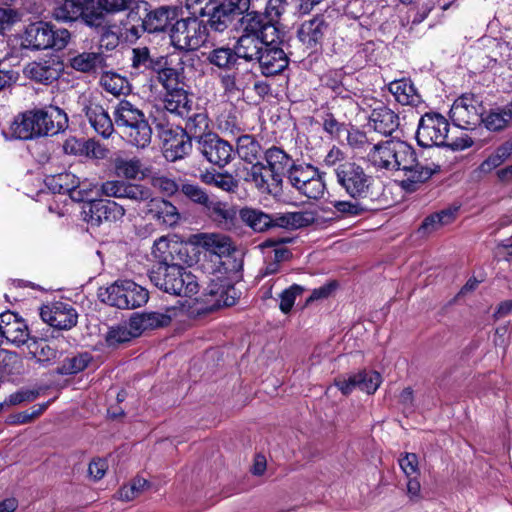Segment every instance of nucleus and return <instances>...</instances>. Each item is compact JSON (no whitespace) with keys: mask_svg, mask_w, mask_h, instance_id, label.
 <instances>
[{"mask_svg":"<svg viewBox=\"0 0 512 512\" xmlns=\"http://www.w3.org/2000/svg\"><path fill=\"white\" fill-rule=\"evenodd\" d=\"M67 125V115L58 107L34 109L15 117L10 125V136L13 139L30 140L55 135L64 131Z\"/></svg>","mask_w":512,"mask_h":512,"instance_id":"obj_1","label":"nucleus"},{"mask_svg":"<svg viewBox=\"0 0 512 512\" xmlns=\"http://www.w3.org/2000/svg\"><path fill=\"white\" fill-rule=\"evenodd\" d=\"M239 19L240 36L237 39L240 53L256 52L268 41H273L281 32L272 18L257 11H245Z\"/></svg>","mask_w":512,"mask_h":512,"instance_id":"obj_2","label":"nucleus"},{"mask_svg":"<svg viewBox=\"0 0 512 512\" xmlns=\"http://www.w3.org/2000/svg\"><path fill=\"white\" fill-rule=\"evenodd\" d=\"M114 121L122 137L132 146L145 148L151 143L152 128L143 111L128 100H121L114 110Z\"/></svg>","mask_w":512,"mask_h":512,"instance_id":"obj_3","label":"nucleus"},{"mask_svg":"<svg viewBox=\"0 0 512 512\" xmlns=\"http://www.w3.org/2000/svg\"><path fill=\"white\" fill-rule=\"evenodd\" d=\"M150 281L171 295L192 297L199 291L196 276L177 264L157 263L149 272Z\"/></svg>","mask_w":512,"mask_h":512,"instance_id":"obj_4","label":"nucleus"},{"mask_svg":"<svg viewBox=\"0 0 512 512\" xmlns=\"http://www.w3.org/2000/svg\"><path fill=\"white\" fill-rule=\"evenodd\" d=\"M450 124L440 113L427 112L418 122L416 140L418 145L424 148L450 147L453 150L466 149L473 146L474 141L470 137L462 138L460 142H449Z\"/></svg>","mask_w":512,"mask_h":512,"instance_id":"obj_5","label":"nucleus"},{"mask_svg":"<svg viewBox=\"0 0 512 512\" xmlns=\"http://www.w3.org/2000/svg\"><path fill=\"white\" fill-rule=\"evenodd\" d=\"M70 40L67 29H54L53 25L45 21H36L28 24L21 36L23 48L33 51L64 49Z\"/></svg>","mask_w":512,"mask_h":512,"instance_id":"obj_6","label":"nucleus"},{"mask_svg":"<svg viewBox=\"0 0 512 512\" xmlns=\"http://www.w3.org/2000/svg\"><path fill=\"white\" fill-rule=\"evenodd\" d=\"M101 302L118 309H136L149 299L147 289L132 280H117L106 288H100Z\"/></svg>","mask_w":512,"mask_h":512,"instance_id":"obj_7","label":"nucleus"},{"mask_svg":"<svg viewBox=\"0 0 512 512\" xmlns=\"http://www.w3.org/2000/svg\"><path fill=\"white\" fill-rule=\"evenodd\" d=\"M339 186L353 199H367L376 196L374 179L366 170L354 161H346L335 168Z\"/></svg>","mask_w":512,"mask_h":512,"instance_id":"obj_8","label":"nucleus"},{"mask_svg":"<svg viewBox=\"0 0 512 512\" xmlns=\"http://www.w3.org/2000/svg\"><path fill=\"white\" fill-rule=\"evenodd\" d=\"M105 11L95 0H63L53 10V17L61 22L81 20L89 27H101L105 19Z\"/></svg>","mask_w":512,"mask_h":512,"instance_id":"obj_9","label":"nucleus"},{"mask_svg":"<svg viewBox=\"0 0 512 512\" xmlns=\"http://www.w3.org/2000/svg\"><path fill=\"white\" fill-rule=\"evenodd\" d=\"M283 43L282 34L273 41H268L262 47H257L256 52H249L243 55L246 62L257 63L262 75L266 77L276 76L283 73L289 65V57L281 47Z\"/></svg>","mask_w":512,"mask_h":512,"instance_id":"obj_10","label":"nucleus"},{"mask_svg":"<svg viewBox=\"0 0 512 512\" xmlns=\"http://www.w3.org/2000/svg\"><path fill=\"white\" fill-rule=\"evenodd\" d=\"M209 34L204 25V19L196 16L177 19L170 34L172 45L179 50L192 51L202 47L208 40Z\"/></svg>","mask_w":512,"mask_h":512,"instance_id":"obj_11","label":"nucleus"},{"mask_svg":"<svg viewBox=\"0 0 512 512\" xmlns=\"http://www.w3.org/2000/svg\"><path fill=\"white\" fill-rule=\"evenodd\" d=\"M250 0H220L205 16L204 25L209 36L228 31L239 15L249 10Z\"/></svg>","mask_w":512,"mask_h":512,"instance_id":"obj_12","label":"nucleus"},{"mask_svg":"<svg viewBox=\"0 0 512 512\" xmlns=\"http://www.w3.org/2000/svg\"><path fill=\"white\" fill-rule=\"evenodd\" d=\"M482 114V102L472 93H464L458 97L449 112L453 124L464 130H472L480 124Z\"/></svg>","mask_w":512,"mask_h":512,"instance_id":"obj_13","label":"nucleus"},{"mask_svg":"<svg viewBox=\"0 0 512 512\" xmlns=\"http://www.w3.org/2000/svg\"><path fill=\"white\" fill-rule=\"evenodd\" d=\"M198 150L209 163L219 168L225 167L234 157L233 146L212 132L198 140Z\"/></svg>","mask_w":512,"mask_h":512,"instance_id":"obj_14","label":"nucleus"},{"mask_svg":"<svg viewBox=\"0 0 512 512\" xmlns=\"http://www.w3.org/2000/svg\"><path fill=\"white\" fill-rule=\"evenodd\" d=\"M124 215V207L113 200L95 199L82 207L83 220L91 226H100L103 222H116Z\"/></svg>","mask_w":512,"mask_h":512,"instance_id":"obj_15","label":"nucleus"},{"mask_svg":"<svg viewBox=\"0 0 512 512\" xmlns=\"http://www.w3.org/2000/svg\"><path fill=\"white\" fill-rule=\"evenodd\" d=\"M63 71L64 64L56 56L29 62L23 68V74L27 79L46 86L57 81Z\"/></svg>","mask_w":512,"mask_h":512,"instance_id":"obj_16","label":"nucleus"},{"mask_svg":"<svg viewBox=\"0 0 512 512\" xmlns=\"http://www.w3.org/2000/svg\"><path fill=\"white\" fill-rule=\"evenodd\" d=\"M40 317L50 327L57 330H70L77 324L76 310L64 302H55L51 305H43L40 308Z\"/></svg>","mask_w":512,"mask_h":512,"instance_id":"obj_17","label":"nucleus"},{"mask_svg":"<svg viewBox=\"0 0 512 512\" xmlns=\"http://www.w3.org/2000/svg\"><path fill=\"white\" fill-rule=\"evenodd\" d=\"M0 336L17 347L24 344L28 346V343L34 337L30 335L25 321L11 311L0 314Z\"/></svg>","mask_w":512,"mask_h":512,"instance_id":"obj_18","label":"nucleus"},{"mask_svg":"<svg viewBox=\"0 0 512 512\" xmlns=\"http://www.w3.org/2000/svg\"><path fill=\"white\" fill-rule=\"evenodd\" d=\"M181 10L176 6H161L145 16L142 26L148 33L165 32L170 36Z\"/></svg>","mask_w":512,"mask_h":512,"instance_id":"obj_19","label":"nucleus"},{"mask_svg":"<svg viewBox=\"0 0 512 512\" xmlns=\"http://www.w3.org/2000/svg\"><path fill=\"white\" fill-rule=\"evenodd\" d=\"M180 312H182V308L180 307L166 306L163 311H150L135 314L130 318V327L141 331L166 327Z\"/></svg>","mask_w":512,"mask_h":512,"instance_id":"obj_20","label":"nucleus"},{"mask_svg":"<svg viewBox=\"0 0 512 512\" xmlns=\"http://www.w3.org/2000/svg\"><path fill=\"white\" fill-rule=\"evenodd\" d=\"M163 105L167 112L178 117L187 116L196 106L194 95L186 83L164 92Z\"/></svg>","mask_w":512,"mask_h":512,"instance_id":"obj_21","label":"nucleus"},{"mask_svg":"<svg viewBox=\"0 0 512 512\" xmlns=\"http://www.w3.org/2000/svg\"><path fill=\"white\" fill-rule=\"evenodd\" d=\"M358 200L359 199H355V201L336 200L331 202V204L336 213L341 217L348 218L362 216L367 212L379 210L386 203V200L382 198L381 194L370 196L365 199L366 201Z\"/></svg>","mask_w":512,"mask_h":512,"instance_id":"obj_22","label":"nucleus"},{"mask_svg":"<svg viewBox=\"0 0 512 512\" xmlns=\"http://www.w3.org/2000/svg\"><path fill=\"white\" fill-rule=\"evenodd\" d=\"M164 56L152 55L148 47H135L131 51L132 76H144L146 79H153L156 69L162 63Z\"/></svg>","mask_w":512,"mask_h":512,"instance_id":"obj_23","label":"nucleus"},{"mask_svg":"<svg viewBox=\"0 0 512 512\" xmlns=\"http://www.w3.org/2000/svg\"><path fill=\"white\" fill-rule=\"evenodd\" d=\"M264 157L267 163V170L270 172L274 187L279 188L283 181V176L287 174V170L293 163L291 156L282 148L272 146L268 148Z\"/></svg>","mask_w":512,"mask_h":512,"instance_id":"obj_24","label":"nucleus"},{"mask_svg":"<svg viewBox=\"0 0 512 512\" xmlns=\"http://www.w3.org/2000/svg\"><path fill=\"white\" fill-rule=\"evenodd\" d=\"M327 27L324 18L317 16L304 21L298 29L297 35L303 45L311 51H317L322 46Z\"/></svg>","mask_w":512,"mask_h":512,"instance_id":"obj_25","label":"nucleus"},{"mask_svg":"<svg viewBox=\"0 0 512 512\" xmlns=\"http://www.w3.org/2000/svg\"><path fill=\"white\" fill-rule=\"evenodd\" d=\"M399 124L398 114L383 104L375 107L368 118L369 127L384 136H390L398 129Z\"/></svg>","mask_w":512,"mask_h":512,"instance_id":"obj_26","label":"nucleus"},{"mask_svg":"<svg viewBox=\"0 0 512 512\" xmlns=\"http://www.w3.org/2000/svg\"><path fill=\"white\" fill-rule=\"evenodd\" d=\"M146 214L167 227L177 225L180 220L177 208L171 202L159 197H151L146 203Z\"/></svg>","mask_w":512,"mask_h":512,"instance_id":"obj_27","label":"nucleus"},{"mask_svg":"<svg viewBox=\"0 0 512 512\" xmlns=\"http://www.w3.org/2000/svg\"><path fill=\"white\" fill-rule=\"evenodd\" d=\"M83 111L94 131L107 139L114 132V124L108 112L100 104L89 101Z\"/></svg>","mask_w":512,"mask_h":512,"instance_id":"obj_28","label":"nucleus"},{"mask_svg":"<svg viewBox=\"0 0 512 512\" xmlns=\"http://www.w3.org/2000/svg\"><path fill=\"white\" fill-rule=\"evenodd\" d=\"M108 55L103 51H84L69 59L70 66L79 72L97 73L108 68Z\"/></svg>","mask_w":512,"mask_h":512,"instance_id":"obj_29","label":"nucleus"},{"mask_svg":"<svg viewBox=\"0 0 512 512\" xmlns=\"http://www.w3.org/2000/svg\"><path fill=\"white\" fill-rule=\"evenodd\" d=\"M205 209L209 218L221 229L230 230L235 227L237 211L227 202L210 200Z\"/></svg>","mask_w":512,"mask_h":512,"instance_id":"obj_30","label":"nucleus"},{"mask_svg":"<svg viewBox=\"0 0 512 512\" xmlns=\"http://www.w3.org/2000/svg\"><path fill=\"white\" fill-rule=\"evenodd\" d=\"M409 166V168L403 170L404 179L400 183L401 187L406 191H415L419 184L426 182L433 174L439 171V166L423 165L417 159Z\"/></svg>","mask_w":512,"mask_h":512,"instance_id":"obj_31","label":"nucleus"},{"mask_svg":"<svg viewBox=\"0 0 512 512\" xmlns=\"http://www.w3.org/2000/svg\"><path fill=\"white\" fill-rule=\"evenodd\" d=\"M198 244L205 252L219 258L230 256L235 248L231 238L218 233H203L198 236Z\"/></svg>","mask_w":512,"mask_h":512,"instance_id":"obj_32","label":"nucleus"},{"mask_svg":"<svg viewBox=\"0 0 512 512\" xmlns=\"http://www.w3.org/2000/svg\"><path fill=\"white\" fill-rule=\"evenodd\" d=\"M115 173L127 180H141L148 176L150 170L142 160L136 156L116 157L114 160Z\"/></svg>","mask_w":512,"mask_h":512,"instance_id":"obj_33","label":"nucleus"},{"mask_svg":"<svg viewBox=\"0 0 512 512\" xmlns=\"http://www.w3.org/2000/svg\"><path fill=\"white\" fill-rule=\"evenodd\" d=\"M185 120V127L183 131L185 134L196 139L197 141L207 133L209 129V118L205 110L199 108L197 105L192 108V112H189L187 116H180Z\"/></svg>","mask_w":512,"mask_h":512,"instance_id":"obj_34","label":"nucleus"},{"mask_svg":"<svg viewBox=\"0 0 512 512\" xmlns=\"http://www.w3.org/2000/svg\"><path fill=\"white\" fill-rule=\"evenodd\" d=\"M394 139L373 144L367 153V160L377 169L392 171Z\"/></svg>","mask_w":512,"mask_h":512,"instance_id":"obj_35","label":"nucleus"},{"mask_svg":"<svg viewBox=\"0 0 512 512\" xmlns=\"http://www.w3.org/2000/svg\"><path fill=\"white\" fill-rule=\"evenodd\" d=\"M388 89L395 100L402 105L417 106L421 102L420 95L410 79L394 80L389 84Z\"/></svg>","mask_w":512,"mask_h":512,"instance_id":"obj_36","label":"nucleus"},{"mask_svg":"<svg viewBox=\"0 0 512 512\" xmlns=\"http://www.w3.org/2000/svg\"><path fill=\"white\" fill-rule=\"evenodd\" d=\"M238 59H244V56L243 53L239 51L237 41L234 48L218 47L210 51L207 57L210 64L225 70L233 68Z\"/></svg>","mask_w":512,"mask_h":512,"instance_id":"obj_37","label":"nucleus"},{"mask_svg":"<svg viewBox=\"0 0 512 512\" xmlns=\"http://www.w3.org/2000/svg\"><path fill=\"white\" fill-rule=\"evenodd\" d=\"M512 120V102L503 107L490 109L482 114L481 123L489 131L497 132L504 130Z\"/></svg>","mask_w":512,"mask_h":512,"instance_id":"obj_38","label":"nucleus"},{"mask_svg":"<svg viewBox=\"0 0 512 512\" xmlns=\"http://www.w3.org/2000/svg\"><path fill=\"white\" fill-rule=\"evenodd\" d=\"M154 77L161 84L164 92L185 84L183 68L177 69L168 66L166 57H163L162 63L156 69Z\"/></svg>","mask_w":512,"mask_h":512,"instance_id":"obj_39","label":"nucleus"},{"mask_svg":"<svg viewBox=\"0 0 512 512\" xmlns=\"http://www.w3.org/2000/svg\"><path fill=\"white\" fill-rule=\"evenodd\" d=\"M23 370V362L15 352L0 350V381H12Z\"/></svg>","mask_w":512,"mask_h":512,"instance_id":"obj_40","label":"nucleus"},{"mask_svg":"<svg viewBox=\"0 0 512 512\" xmlns=\"http://www.w3.org/2000/svg\"><path fill=\"white\" fill-rule=\"evenodd\" d=\"M93 360L89 352L71 353L57 367L59 375H74L84 371Z\"/></svg>","mask_w":512,"mask_h":512,"instance_id":"obj_41","label":"nucleus"},{"mask_svg":"<svg viewBox=\"0 0 512 512\" xmlns=\"http://www.w3.org/2000/svg\"><path fill=\"white\" fill-rule=\"evenodd\" d=\"M27 348L29 354L44 365H50L59 359V351L52 347L46 339L33 337Z\"/></svg>","mask_w":512,"mask_h":512,"instance_id":"obj_42","label":"nucleus"},{"mask_svg":"<svg viewBox=\"0 0 512 512\" xmlns=\"http://www.w3.org/2000/svg\"><path fill=\"white\" fill-rule=\"evenodd\" d=\"M265 172H267L266 166L260 162H256L250 167L245 180L253 183L261 193L272 194L276 192L278 188L274 187V183L272 178H270V174L267 175Z\"/></svg>","mask_w":512,"mask_h":512,"instance_id":"obj_43","label":"nucleus"},{"mask_svg":"<svg viewBox=\"0 0 512 512\" xmlns=\"http://www.w3.org/2000/svg\"><path fill=\"white\" fill-rule=\"evenodd\" d=\"M393 154L392 170L403 171L405 168H409L410 166L408 165H412L414 160L417 159L414 148L407 142L399 139H394Z\"/></svg>","mask_w":512,"mask_h":512,"instance_id":"obj_44","label":"nucleus"},{"mask_svg":"<svg viewBox=\"0 0 512 512\" xmlns=\"http://www.w3.org/2000/svg\"><path fill=\"white\" fill-rule=\"evenodd\" d=\"M458 209H444L435 212L424 218L418 232L422 235L430 234L444 225L450 224L454 219Z\"/></svg>","mask_w":512,"mask_h":512,"instance_id":"obj_45","label":"nucleus"},{"mask_svg":"<svg viewBox=\"0 0 512 512\" xmlns=\"http://www.w3.org/2000/svg\"><path fill=\"white\" fill-rule=\"evenodd\" d=\"M319 169L311 164H292L287 170V179L293 188L299 191Z\"/></svg>","mask_w":512,"mask_h":512,"instance_id":"obj_46","label":"nucleus"},{"mask_svg":"<svg viewBox=\"0 0 512 512\" xmlns=\"http://www.w3.org/2000/svg\"><path fill=\"white\" fill-rule=\"evenodd\" d=\"M240 217L255 232H264L272 228V216L258 209L244 208Z\"/></svg>","mask_w":512,"mask_h":512,"instance_id":"obj_47","label":"nucleus"},{"mask_svg":"<svg viewBox=\"0 0 512 512\" xmlns=\"http://www.w3.org/2000/svg\"><path fill=\"white\" fill-rule=\"evenodd\" d=\"M153 124L158 133L159 138L163 141L166 148L172 143L175 142L179 136L183 137L185 131L180 126L171 125L166 117L165 113H159L154 116Z\"/></svg>","mask_w":512,"mask_h":512,"instance_id":"obj_48","label":"nucleus"},{"mask_svg":"<svg viewBox=\"0 0 512 512\" xmlns=\"http://www.w3.org/2000/svg\"><path fill=\"white\" fill-rule=\"evenodd\" d=\"M200 179L203 183L225 192H234L238 188V181L229 173L207 170L200 174Z\"/></svg>","mask_w":512,"mask_h":512,"instance_id":"obj_49","label":"nucleus"},{"mask_svg":"<svg viewBox=\"0 0 512 512\" xmlns=\"http://www.w3.org/2000/svg\"><path fill=\"white\" fill-rule=\"evenodd\" d=\"M101 72L100 84L105 91L115 96L126 93L128 90V82L125 77L116 72L106 71L105 69Z\"/></svg>","mask_w":512,"mask_h":512,"instance_id":"obj_50","label":"nucleus"},{"mask_svg":"<svg viewBox=\"0 0 512 512\" xmlns=\"http://www.w3.org/2000/svg\"><path fill=\"white\" fill-rule=\"evenodd\" d=\"M261 145L251 135H243L238 139L237 153L248 163L257 161L261 155Z\"/></svg>","mask_w":512,"mask_h":512,"instance_id":"obj_51","label":"nucleus"},{"mask_svg":"<svg viewBox=\"0 0 512 512\" xmlns=\"http://www.w3.org/2000/svg\"><path fill=\"white\" fill-rule=\"evenodd\" d=\"M293 238L290 237H275L263 241L259 247L261 249L273 248L274 260L278 263L288 261L292 257V252L284 245L291 243Z\"/></svg>","mask_w":512,"mask_h":512,"instance_id":"obj_52","label":"nucleus"},{"mask_svg":"<svg viewBox=\"0 0 512 512\" xmlns=\"http://www.w3.org/2000/svg\"><path fill=\"white\" fill-rule=\"evenodd\" d=\"M77 182V177L71 173H60L48 177L46 184L53 193L70 194Z\"/></svg>","mask_w":512,"mask_h":512,"instance_id":"obj_53","label":"nucleus"},{"mask_svg":"<svg viewBox=\"0 0 512 512\" xmlns=\"http://www.w3.org/2000/svg\"><path fill=\"white\" fill-rule=\"evenodd\" d=\"M326 183L324 180V173L317 171V176L312 177L298 193L307 197L308 199L318 200L321 199L326 192Z\"/></svg>","mask_w":512,"mask_h":512,"instance_id":"obj_54","label":"nucleus"},{"mask_svg":"<svg viewBox=\"0 0 512 512\" xmlns=\"http://www.w3.org/2000/svg\"><path fill=\"white\" fill-rule=\"evenodd\" d=\"M344 73L342 70H329L324 74L322 77L323 84L330 88L335 95L341 97V98H348L349 97V90L345 88L343 80H344Z\"/></svg>","mask_w":512,"mask_h":512,"instance_id":"obj_55","label":"nucleus"},{"mask_svg":"<svg viewBox=\"0 0 512 512\" xmlns=\"http://www.w3.org/2000/svg\"><path fill=\"white\" fill-rule=\"evenodd\" d=\"M179 192L191 202L203 206L204 208L210 201L208 194L201 186L189 181H184L181 184Z\"/></svg>","mask_w":512,"mask_h":512,"instance_id":"obj_56","label":"nucleus"},{"mask_svg":"<svg viewBox=\"0 0 512 512\" xmlns=\"http://www.w3.org/2000/svg\"><path fill=\"white\" fill-rule=\"evenodd\" d=\"M356 375L358 381V388L362 391H365L368 394L375 393L382 382V376L377 371L363 370L356 373Z\"/></svg>","mask_w":512,"mask_h":512,"instance_id":"obj_57","label":"nucleus"},{"mask_svg":"<svg viewBox=\"0 0 512 512\" xmlns=\"http://www.w3.org/2000/svg\"><path fill=\"white\" fill-rule=\"evenodd\" d=\"M121 199H129L133 202H148L152 196L150 188L132 182H125Z\"/></svg>","mask_w":512,"mask_h":512,"instance_id":"obj_58","label":"nucleus"},{"mask_svg":"<svg viewBox=\"0 0 512 512\" xmlns=\"http://www.w3.org/2000/svg\"><path fill=\"white\" fill-rule=\"evenodd\" d=\"M149 482L141 477L134 478L130 484L124 485L118 491V497L123 501H131L137 498L143 491L149 487Z\"/></svg>","mask_w":512,"mask_h":512,"instance_id":"obj_59","label":"nucleus"},{"mask_svg":"<svg viewBox=\"0 0 512 512\" xmlns=\"http://www.w3.org/2000/svg\"><path fill=\"white\" fill-rule=\"evenodd\" d=\"M347 142L353 150L366 154L373 145L366 133L356 128L347 130Z\"/></svg>","mask_w":512,"mask_h":512,"instance_id":"obj_60","label":"nucleus"},{"mask_svg":"<svg viewBox=\"0 0 512 512\" xmlns=\"http://www.w3.org/2000/svg\"><path fill=\"white\" fill-rule=\"evenodd\" d=\"M94 189H97V185L89 182H79L77 179L69 197L75 202H83L84 204H87L89 201L95 200V198H93Z\"/></svg>","mask_w":512,"mask_h":512,"instance_id":"obj_61","label":"nucleus"},{"mask_svg":"<svg viewBox=\"0 0 512 512\" xmlns=\"http://www.w3.org/2000/svg\"><path fill=\"white\" fill-rule=\"evenodd\" d=\"M304 215L301 212L286 213L272 216V228L280 227L285 229H294L302 225Z\"/></svg>","mask_w":512,"mask_h":512,"instance_id":"obj_62","label":"nucleus"},{"mask_svg":"<svg viewBox=\"0 0 512 512\" xmlns=\"http://www.w3.org/2000/svg\"><path fill=\"white\" fill-rule=\"evenodd\" d=\"M166 150L171 152L174 160L182 159L192 151V138L186 134L179 136Z\"/></svg>","mask_w":512,"mask_h":512,"instance_id":"obj_63","label":"nucleus"},{"mask_svg":"<svg viewBox=\"0 0 512 512\" xmlns=\"http://www.w3.org/2000/svg\"><path fill=\"white\" fill-rule=\"evenodd\" d=\"M303 291V287L297 284H293L283 290L280 294V310L285 314L289 313L295 303L296 297L301 295Z\"/></svg>","mask_w":512,"mask_h":512,"instance_id":"obj_64","label":"nucleus"}]
</instances>
